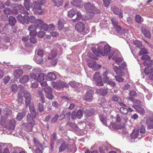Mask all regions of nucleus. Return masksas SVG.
I'll return each instance as SVG.
<instances>
[{
  "label": "nucleus",
  "mask_w": 153,
  "mask_h": 153,
  "mask_svg": "<svg viewBox=\"0 0 153 153\" xmlns=\"http://www.w3.org/2000/svg\"><path fill=\"white\" fill-rule=\"evenodd\" d=\"M41 0L42 1H39L38 4L35 2H34L33 3H32L29 0H25L24 3V6L27 11L25 10L23 7L21 5L18 6V10L21 13L29 15V13L28 11H29L30 8H33L32 10L34 13L41 14L44 12V11L41 9L39 4L42 5L45 2V0Z\"/></svg>",
  "instance_id": "nucleus-1"
},
{
  "label": "nucleus",
  "mask_w": 153,
  "mask_h": 153,
  "mask_svg": "<svg viewBox=\"0 0 153 153\" xmlns=\"http://www.w3.org/2000/svg\"><path fill=\"white\" fill-rule=\"evenodd\" d=\"M21 88V91H20L18 94V105H20L22 104L23 102V97L24 96L25 99L26 106H27L30 102L31 100V95L29 92L26 91L24 90V87L22 86Z\"/></svg>",
  "instance_id": "nucleus-2"
},
{
  "label": "nucleus",
  "mask_w": 153,
  "mask_h": 153,
  "mask_svg": "<svg viewBox=\"0 0 153 153\" xmlns=\"http://www.w3.org/2000/svg\"><path fill=\"white\" fill-rule=\"evenodd\" d=\"M98 50L103 56H108L109 59L111 58L114 55V51L111 49V47L108 45H104L102 44L99 45Z\"/></svg>",
  "instance_id": "nucleus-3"
},
{
  "label": "nucleus",
  "mask_w": 153,
  "mask_h": 153,
  "mask_svg": "<svg viewBox=\"0 0 153 153\" xmlns=\"http://www.w3.org/2000/svg\"><path fill=\"white\" fill-rule=\"evenodd\" d=\"M111 21L114 28L120 34V36L121 37L125 38L126 34H127V30L124 29L123 28L121 27L115 19L112 18Z\"/></svg>",
  "instance_id": "nucleus-4"
},
{
  "label": "nucleus",
  "mask_w": 153,
  "mask_h": 153,
  "mask_svg": "<svg viewBox=\"0 0 153 153\" xmlns=\"http://www.w3.org/2000/svg\"><path fill=\"white\" fill-rule=\"evenodd\" d=\"M25 23L29 24V23H35L37 27H39L43 22V20L41 19H36L35 16H26L25 17Z\"/></svg>",
  "instance_id": "nucleus-5"
},
{
  "label": "nucleus",
  "mask_w": 153,
  "mask_h": 153,
  "mask_svg": "<svg viewBox=\"0 0 153 153\" xmlns=\"http://www.w3.org/2000/svg\"><path fill=\"white\" fill-rule=\"evenodd\" d=\"M85 8L88 13H97L99 12V10L96 8L91 4L88 3L84 5Z\"/></svg>",
  "instance_id": "nucleus-6"
},
{
  "label": "nucleus",
  "mask_w": 153,
  "mask_h": 153,
  "mask_svg": "<svg viewBox=\"0 0 153 153\" xmlns=\"http://www.w3.org/2000/svg\"><path fill=\"white\" fill-rule=\"evenodd\" d=\"M51 85L55 88L58 89L65 87H68V85L65 82L61 80L56 82H52Z\"/></svg>",
  "instance_id": "nucleus-7"
},
{
  "label": "nucleus",
  "mask_w": 153,
  "mask_h": 153,
  "mask_svg": "<svg viewBox=\"0 0 153 153\" xmlns=\"http://www.w3.org/2000/svg\"><path fill=\"white\" fill-rule=\"evenodd\" d=\"M45 31H48L50 32V31H52L54 29L55 26L53 24H51L48 25L45 23H44L43 20V22L41 24L39 27H37Z\"/></svg>",
  "instance_id": "nucleus-8"
},
{
  "label": "nucleus",
  "mask_w": 153,
  "mask_h": 153,
  "mask_svg": "<svg viewBox=\"0 0 153 153\" xmlns=\"http://www.w3.org/2000/svg\"><path fill=\"white\" fill-rule=\"evenodd\" d=\"M94 92L91 89L88 90L85 95L83 97L84 100L88 102H91L93 99V95Z\"/></svg>",
  "instance_id": "nucleus-9"
},
{
  "label": "nucleus",
  "mask_w": 153,
  "mask_h": 153,
  "mask_svg": "<svg viewBox=\"0 0 153 153\" xmlns=\"http://www.w3.org/2000/svg\"><path fill=\"white\" fill-rule=\"evenodd\" d=\"M93 80L97 85L101 86L103 85L101 77L99 72H96L95 73L94 76Z\"/></svg>",
  "instance_id": "nucleus-10"
},
{
  "label": "nucleus",
  "mask_w": 153,
  "mask_h": 153,
  "mask_svg": "<svg viewBox=\"0 0 153 153\" xmlns=\"http://www.w3.org/2000/svg\"><path fill=\"white\" fill-rule=\"evenodd\" d=\"M42 89L45 92V95L46 98L49 100L53 99V96L52 93V88L50 87H46L43 88Z\"/></svg>",
  "instance_id": "nucleus-11"
},
{
  "label": "nucleus",
  "mask_w": 153,
  "mask_h": 153,
  "mask_svg": "<svg viewBox=\"0 0 153 153\" xmlns=\"http://www.w3.org/2000/svg\"><path fill=\"white\" fill-rule=\"evenodd\" d=\"M88 66L94 70H97L101 67L100 65L97 64L95 61L93 60H88Z\"/></svg>",
  "instance_id": "nucleus-12"
},
{
  "label": "nucleus",
  "mask_w": 153,
  "mask_h": 153,
  "mask_svg": "<svg viewBox=\"0 0 153 153\" xmlns=\"http://www.w3.org/2000/svg\"><path fill=\"white\" fill-rule=\"evenodd\" d=\"M36 29V27L35 25H32L29 26L28 30L30 31V35L31 36H36L37 33Z\"/></svg>",
  "instance_id": "nucleus-13"
},
{
  "label": "nucleus",
  "mask_w": 153,
  "mask_h": 153,
  "mask_svg": "<svg viewBox=\"0 0 153 153\" xmlns=\"http://www.w3.org/2000/svg\"><path fill=\"white\" fill-rule=\"evenodd\" d=\"M85 28V26L81 22L78 23L75 26L76 30L79 32L84 31Z\"/></svg>",
  "instance_id": "nucleus-14"
},
{
  "label": "nucleus",
  "mask_w": 153,
  "mask_h": 153,
  "mask_svg": "<svg viewBox=\"0 0 153 153\" xmlns=\"http://www.w3.org/2000/svg\"><path fill=\"white\" fill-rule=\"evenodd\" d=\"M142 136V135L139 134V131L137 130H134L131 135V138L134 139L137 138L138 139L141 138Z\"/></svg>",
  "instance_id": "nucleus-15"
},
{
  "label": "nucleus",
  "mask_w": 153,
  "mask_h": 153,
  "mask_svg": "<svg viewBox=\"0 0 153 153\" xmlns=\"http://www.w3.org/2000/svg\"><path fill=\"white\" fill-rule=\"evenodd\" d=\"M111 10L114 14L119 15L120 18H121L123 17L122 11V10L119 11L118 8L113 6L111 7Z\"/></svg>",
  "instance_id": "nucleus-16"
},
{
  "label": "nucleus",
  "mask_w": 153,
  "mask_h": 153,
  "mask_svg": "<svg viewBox=\"0 0 153 153\" xmlns=\"http://www.w3.org/2000/svg\"><path fill=\"white\" fill-rule=\"evenodd\" d=\"M121 68H122L120 66H119V68L115 66L114 67V70L117 74L121 76H123L124 75V73Z\"/></svg>",
  "instance_id": "nucleus-17"
},
{
  "label": "nucleus",
  "mask_w": 153,
  "mask_h": 153,
  "mask_svg": "<svg viewBox=\"0 0 153 153\" xmlns=\"http://www.w3.org/2000/svg\"><path fill=\"white\" fill-rule=\"evenodd\" d=\"M100 119L101 121L106 126L111 123H109V121H108L106 120V115L105 114H101L100 116Z\"/></svg>",
  "instance_id": "nucleus-18"
},
{
  "label": "nucleus",
  "mask_w": 153,
  "mask_h": 153,
  "mask_svg": "<svg viewBox=\"0 0 153 153\" xmlns=\"http://www.w3.org/2000/svg\"><path fill=\"white\" fill-rule=\"evenodd\" d=\"M142 59L144 60L143 64L144 66L149 65V59H150V56L147 55H145L141 57Z\"/></svg>",
  "instance_id": "nucleus-19"
},
{
  "label": "nucleus",
  "mask_w": 153,
  "mask_h": 153,
  "mask_svg": "<svg viewBox=\"0 0 153 153\" xmlns=\"http://www.w3.org/2000/svg\"><path fill=\"white\" fill-rule=\"evenodd\" d=\"M146 124L149 129L153 128V118H148L146 120Z\"/></svg>",
  "instance_id": "nucleus-20"
},
{
  "label": "nucleus",
  "mask_w": 153,
  "mask_h": 153,
  "mask_svg": "<svg viewBox=\"0 0 153 153\" xmlns=\"http://www.w3.org/2000/svg\"><path fill=\"white\" fill-rule=\"evenodd\" d=\"M71 3L73 5L79 7H81L83 5V2L81 0H74Z\"/></svg>",
  "instance_id": "nucleus-21"
},
{
  "label": "nucleus",
  "mask_w": 153,
  "mask_h": 153,
  "mask_svg": "<svg viewBox=\"0 0 153 153\" xmlns=\"http://www.w3.org/2000/svg\"><path fill=\"white\" fill-rule=\"evenodd\" d=\"M35 118L31 116L30 114H28L27 116V120L28 122L30 125L31 126H33L35 125V123L33 120V118Z\"/></svg>",
  "instance_id": "nucleus-22"
},
{
  "label": "nucleus",
  "mask_w": 153,
  "mask_h": 153,
  "mask_svg": "<svg viewBox=\"0 0 153 153\" xmlns=\"http://www.w3.org/2000/svg\"><path fill=\"white\" fill-rule=\"evenodd\" d=\"M56 76L53 73L50 72L48 73L46 77V79L48 81L54 80L56 79Z\"/></svg>",
  "instance_id": "nucleus-23"
},
{
  "label": "nucleus",
  "mask_w": 153,
  "mask_h": 153,
  "mask_svg": "<svg viewBox=\"0 0 153 153\" xmlns=\"http://www.w3.org/2000/svg\"><path fill=\"white\" fill-rule=\"evenodd\" d=\"M69 147V145L66 142H64L60 145L59 148V152H62L64 151Z\"/></svg>",
  "instance_id": "nucleus-24"
},
{
  "label": "nucleus",
  "mask_w": 153,
  "mask_h": 153,
  "mask_svg": "<svg viewBox=\"0 0 153 153\" xmlns=\"http://www.w3.org/2000/svg\"><path fill=\"white\" fill-rule=\"evenodd\" d=\"M26 16L25 15L22 16L21 14H19L16 16V18L18 21L20 23L24 24L25 23L26 19H25V17Z\"/></svg>",
  "instance_id": "nucleus-25"
},
{
  "label": "nucleus",
  "mask_w": 153,
  "mask_h": 153,
  "mask_svg": "<svg viewBox=\"0 0 153 153\" xmlns=\"http://www.w3.org/2000/svg\"><path fill=\"white\" fill-rule=\"evenodd\" d=\"M153 72V68L152 66H149L146 68L144 69V72L147 75H148Z\"/></svg>",
  "instance_id": "nucleus-26"
},
{
  "label": "nucleus",
  "mask_w": 153,
  "mask_h": 153,
  "mask_svg": "<svg viewBox=\"0 0 153 153\" xmlns=\"http://www.w3.org/2000/svg\"><path fill=\"white\" fill-rule=\"evenodd\" d=\"M23 74V71L22 70L18 69L16 70L14 72V75L15 77L18 78L21 76Z\"/></svg>",
  "instance_id": "nucleus-27"
},
{
  "label": "nucleus",
  "mask_w": 153,
  "mask_h": 153,
  "mask_svg": "<svg viewBox=\"0 0 153 153\" xmlns=\"http://www.w3.org/2000/svg\"><path fill=\"white\" fill-rule=\"evenodd\" d=\"M141 30L146 37L149 38H150L151 37V33L149 30H146L144 27H142L141 28Z\"/></svg>",
  "instance_id": "nucleus-28"
},
{
  "label": "nucleus",
  "mask_w": 153,
  "mask_h": 153,
  "mask_svg": "<svg viewBox=\"0 0 153 153\" xmlns=\"http://www.w3.org/2000/svg\"><path fill=\"white\" fill-rule=\"evenodd\" d=\"M132 107L141 114L144 115L145 114V111L142 108L138 106H133Z\"/></svg>",
  "instance_id": "nucleus-29"
},
{
  "label": "nucleus",
  "mask_w": 153,
  "mask_h": 153,
  "mask_svg": "<svg viewBox=\"0 0 153 153\" xmlns=\"http://www.w3.org/2000/svg\"><path fill=\"white\" fill-rule=\"evenodd\" d=\"M94 113V111L92 109H86L84 111V114L86 117L91 116Z\"/></svg>",
  "instance_id": "nucleus-30"
},
{
  "label": "nucleus",
  "mask_w": 153,
  "mask_h": 153,
  "mask_svg": "<svg viewBox=\"0 0 153 153\" xmlns=\"http://www.w3.org/2000/svg\"><path fill=\"white\" fill-rule=\"evenodd\" d=\"M110 123H111L109 125L111 124L112 127L114 129H118L121 128L123 127L124 126L123 124V125L121 126L120 125L119 123H114L111 124L112 122H110Z\"/></svg>",
  "instance_id": "nucleus-31"
},
{
  "label": "nucleus",
  "mask_w": 153,
  "mask_h": 153,
  "mask_svg": "<svg viewBox=\"0 0 153 153\" xmlns=\"http://www.w3.org/2000/svg\"><path fill=\"white\" fill-rule=\"evenodd\" d=\"M29 80V76L28 75H25L20 79L19 82L22 83H25L27 82Z\"/></svg>",
  "instance_id": "nucleus-32"
},
{
  "label": "nucleus",
  "mask_w": 153,
  "mask_h": 153,
  "mask_svg": "<svg viewBox=\"0 0 153 153\" xmlns=\"http://www.w3.org/2000/svg\"><path fill=\"white\" fill-rule=\"evenodd\" d=\"M45 75L44 74H41L37 76L36 81L38 82H41L45 79Z\"/></svg>",
  "instance_id": "nucleus-33"
},
{
  "label": "nucleus",
  "mask_w": 153,
  "mask_h": 153,
  "mask_svg": "<svg viewBox=\"0 0 153 153\" xmlns=\"http://www.w3.org/2000/svg\"><path fill=\"white\" fill-rule=\"evenodd\" d=\"M53 2L54 3L55 6L57 7L61 6L62 4L63 0H52Z\"/></svg>",
  "instance_id": "nucleus-34"
},
{
  "label": "nucleus",
  "mask_w": 153,
  "mask_h": 153,
  "mask_svg": "<svg viewBox=\"0 0 153 153\" xmlns=\"http://www.w3.org/2000/svg\"><path fill=\"white\" fill-rule=\"evenodd\" d=\"M56 50L55 49H54L53 50L51 51V53L49 55V59H53L56 56Z\"/></svg>",
  "instance_id": "nucleus-35"
},
{
  "label": "nucleus",
  "mask_w": 153,
  "mask_h": 153,
  "mask_svg": "<svg viewBox=\"0 0 153 153\" xmlns=\"http://www.w3.org/2000/svg\"><path fill=\"white\" fill-rule=\"evenodd\" d=\"M29 109L32 115L34 117L36 116V113L33 104H31L29 106Z\"/></svg>",
  "instance_id": "nucleus-36"
},
{
  "label": "nucleus",
  "mask_w": 153,
  "mask_h": 153,
  "mask_svg": "<svg viewBox=\"0 0 153 153\" xmlns=\"http://www.w3.org/2000/svg\"><path fill=\"white\" fill-rule=\"evenodd\" d=\"M109 74L108 72L107 71H105L103 75V77L102 80L104 82H106L109 80V78L108 76V75Z\"/></svg>",
  "instance_id": "nucleus-37"
},
{
  "label": "nucleus",
  "mask_w": 153,
  "mask_h": 153,
  "mask_svg": "<svg viewBox=\"0 0 153 153\" xmlns=\"http://www.w3.org/2000/svg\"><path fill=\"white\" fill-rule=\"evenodd\" d=\"M76 12V9H72L68 11V16L69 17L72 18L75 14Z\"/></svg>",
  "instance_id": "nucleus-38"
},
{
  "label": "nucleus",
  "mask_w": 153,
  "mask_h": 153,
  "mask_svg": "<svg viewBox=\"0 0 153 153\" xmlns=\"http://www.w3.org/2000/svg\"><path fill=\"white\" fill-rule=\"evenodd\" d=\"M9 23L12 26H14L16 22L15 19L12 16H10L9 18Z\"/></svg>",
  "instance_id": "nucleus-39"
},
{
  "label": "nucleus",
  "mask_w": 153,
  "mask_h": 153,
  "mask_svg": "<svg viewBox=\"0 0 153 153\" xmlns=\"http://www.w3.org/2000/svg\"><path fill=\"white\" fill-rule=\"evenodd\" d=\"M84 113V110L83 109H79L77 112V118L81 119L83 116V114Z\"/></svg>",
  "instance_id": "nucleus-40"
},
{
  "label": "nucleus",
  "mask_w": 153,
  "mask_h": 153,
  "mask_svg": "<svg viewBox=\"0 0 153 153\" xmlns=\"http://www.w3.org/2000/svg\"><path fill=\"white\" fill-rule=\"evenodd\" d=\"M135 19L136 22L138 23H140L143 21V18L139 15H136Z\"/></svg>",
  "instance_id": "nucleus-41"
},
{
  "label": "nucleus",
  "mask_w": 153,
  "mask_h": 153,
  "mask_svg": "<svg viewBox=\"0 0 153 153\" xmlns=\"http://www.w3.org/2000/svg\"><path fill=\"white\" fill-rule=\"evenodd\" d=\"M113 60H114L116 62L118 65H119L121 63L122 59L120 58L117 57L115 56H114L112 58Z\"/></svg>",
  "instance_id": "nucleus-42"
},
{
  "label": "nucleus",
  "mask_w": 153,
  "mask_h": 153,
  "mask_svg": "<svg viewBox=\"0 0 153 153\" xmlns=\"http://www.w3.org/2000/svg\"><path fill=\"white\" fill-rule=\"evenodd\" d=\"M69 84L74 88H77L79 87V84L76 82L70 81L69 82Z\"/></svg>",
  "instance_id": "nucleus-43"
},
{
  "label": "nucleus",
  "mask_w": 153,
  "mask_h": 153,
  "mask_svg": "<svg viewBox=\"0 0 153 153\" xmlns=\"http://www.w3.org/2000/svg\"><path fill=\"white\" fill-rule=\"evenodd\" d=\"M25 113L24 112L19 113L17 115L16 119L19 121L21 120L23 118V117L25 116Z\"/></svg>",
  "instance_id": "nucleus-44"
},
{
  "label": "nucleus",
  "mask_w": 153,
  "mask_h": 153,
  "mask_svg": "<svg viewBox=\"0 0 153 153\" xmlns=\"http://www.w3.org/2000/svg\"><path fill=\"white\" fill-rule=\"evenodd\" d=\"M33 143L35 146L40 148H42V146L39 143L38 140L36 138H34L33 140Z\"/></svg>",
  "instance_id": "nucleus-45"
},
{
  "label": "nucleus",
  "mask_w": 153,
  "mask_h": 153,
  "mask_svg": "<svg viewBox=\"0 0 153 153\" xmlns=\"http://www.w3.org/2000/svg\"><path fill=\"white\" fill-rule=\"evenodd\" d=\"M134 44L136 46L140 49L142 48L143 45L142 43L139 41L135 40L133 41Z\"/></svg>",
  "instance_id": "nucleus-46"
},
{
  "label": "nucleus",
  "mask_w": 153,
  "mask_h": 153,
  "mask_svg": "<svg viewBox=\"0 0 153 153\" xmlns=\"http://www.w3.org/2000/svg\"><path fill=\"white\" fill-rule=\"evenodd\" d=\"M76 19H73V21L74 22H75L76 21L79 20L82 18V16L80 12L77 11V12H76Z\"/></svg>",
  "instance_id": "nucleus-47"
},
{
  "label": "nucleus",
  "mask_w": 153,
  "mask_h": 153,
  "mask_svg": "<svg viewBox=\"0 0 153 153\" xmlns=\"http://www.w3.org/2000/svg\"><path fill=\"white\" fill-rule=\"evenodd\" d=\"M120 111L123 114H126L128 112V109L124 107H122L120 108Z\"/></svg>",
  "instance_id": "nucleus-48"
},
{
  "label": "nucleus",
  "mask_w": 153,
  "mask_h": 153,
  "mask_svg": "<svg viewBox=\"0 0 153 153\" xmlns=\"http://www.w3.org/2000/svg\"><path fill=\"white\" fill-rule=\"evenodd\" d=\"M140 49H141V50H140L139 52V54L140 55H142L143 54L147 53V51L145 49L143 48V46L142 48Z\"/></svg>",
  "instance_id": "nucleus-49"
},
{
  "label": "nucleus",
  "mask_w": 153,
  "mask_h": 153,
  "mask_svg": "<svg viewBox=\"0 0 153 153\" xmlns=\"http://www.w3.org/2000/svg\"><path fill=\"white\" fill-rule=\"evenodd\" d=\"M58 25L59 30H61L63 27L62 21L59 20L58 22Z\"/></svg>",
  "instance_id": "nucleus-50"
},
{
  "label": "nucleus",
  "mask_w": 153,
  "mask_h": 153,
  "mask_svg": "<svg viewBox=\"0 0 153 153\" xmlns=\"http://www.w3.org/2000/svg\"><path fill=\"white\" fill-rule=\"evenodd\" d=\"M112 100L113 101L115 102L118 101L119 102V101L120 100V98L117 95H115L112 97Z\"/></svg>",
  "instance_id": "nucleus-51"
},
{
  "label": "nucleus",
  "mask_w": 153,
  "mask_h": 153,
  "mask_svg": "<svg viewBox=\"0 0 153 153\" xmlns=\"http://www.w3.org/2000/svg\"><path fill=\"white\" fill-rule=\"evenodd\" d=\"M59 117V115L57 114H56L52 118L51 121V123H54L56 122Z\"/></svg>",
  "instance_id": "nucleus-52"
},
{
  "label": "nucleus",
  "mask_w": 153,
  "mask_h": 153,
  "mask_svg": "<svg viewBox=\"0 0 153 153\" xmlns=\"http://www.w3.org/2000/svg\"><path fill=\"white\" fill-rule=\"evenodd\" d=\"M3 12L7 15H10L11 13L10 9L8 8H5L3 10Z\"/></svg>",
  "instance_id": "nucleus-53"
},
{
  "label": "nucleus",
  "mask_w": 153,
  "mask_h": 153,
  "mask_svg": "<svg viewBox=\"0 0 153 153\" xmlns=\"http://www.w3.org/2000/svg\"><path fill=\"white\" fill-rule=\"evenodd\" d=\"M51 142L54 143L56 140V135L55 133H53L52 135Z\"/></svg>",
  "instance_id": "nucleus-54"
},
{
  "label": "nucleus",
  "mask_w": 153,
  "mask_h": 153,
  "mask_svg": "<svg viewBox=\"0 0 153 153\" xmlns=\"http://www.w3.org/2000/svg\"><path fill=\"white\" fill-rule=\"evenodd\" d=\"M11 89L12 91H16L17 90V85L15 84L11 86Z\"/></svg>",
  "instance_id": "nucleus-55"
},
{
  "label": "nucleus",
  "mask_w": 153,
  "mask_h": 153,
  "mask_svg": "<svg viewBox=\"0 0 153 153\" xmlns=\"http://www.w3.org/2000/svg\"><path fill=\"white\" fill-rule=\"evenodd\" d=\"M134 106H140L142 105L141 102H140V101L138 100H135L134 102Z\"/></svg>",
  "instance_id": "nucleus-56"
},
{
  "label": "nucleus",
  "mask_w": 153,
  "mask_h": 153,
  "mask_svg": "<svg viewBox=\"0 0 153 153\" xmlns=\"http://www.w3.org/2000/svg\"><path fill=\"white\" fill-rule=\"evenodd\" d=\"M111 0H103V2L104 5L106 7H108L109 5Z\"/></svg>",
  "instance_id": "nucleus-57"
},
{
  "label": "nucleus",
  "mask_w": 153,
  "mask_h": 153,
  "mask_svg": "<svg viewBox=\"0 0 153 153\" xmlns=\"http://www.w3.org/2000/svg\"><path fill=\"white\" fill-rule=\"evenodd\" d=\"M38 106L39 110L40 112L44 111V107L43 104L39 103L38 105Z\"/></svg>",
  "instance_id": "nucleus-58"
},
{
  "label": "nucleus",
  "mask_w": 153,
  "mask_h": 153,
  "mask_svg": "<svg viewBox=\"0 0 153 153\" xmlns=\"http://www.w3.org/2000/svg\"><path fill=\"white\" fill-rule=\"evenodd\" d=\"M44 32L42 31H40L38 32L37 36L39 37L42 38L44 36Z\"/></svg>",
  "instance_id": "nucleus-59"
},
{
  "label": "nucleus",
  "mask_w": 153,
  "mask_h": 153,
  "mask_svg": "<svg viewBox=\"0 0 153 153\" xmlns=\"http://www.w3.org/2000/svg\"><path fill=\"white\" fill-rule=\"evenodd\" d=\"M31 87L33 88H36L38 86V84L36 82H32Z\"/></svg>",
  "instance_id": "nucleus-60"
},
{
  "label": "nucleus",
  "mask_w": 153,
  "mask_h": 153,
  "mask_svg": "<svg viewBox=\"0 0 153 153\" xmlns=\"http://www.w3.org/2000/svg\"><path fill=\"white\" fill-rule=\"evenodd\" d=\"M115 78L116 81L119 82H123L124 80L122 78L118 76H115Z\"/></svg>",
  "instance_id": "nucleus-61"
},
{
  "label": "nucleus",
  "mask_w": 153,
  "mask_h": 153,
  "mask_svg": "<svg viewBox=\"0 0 153 153\" xmlns=\"http://www.w3.org/2000/svg\"><path fill=\"white\" fill-rule=\"evenodd\" d=\"M35 36H31V37L30 38V42L33 43H35L36 42V40L35 37Z\"/></svg>",
  "instance_id": "nucleus-62"
},
{
  "label": "nucleus",
  "mask_w": 153,
  "mask_h": 153,
  "mask_svg": "<svg viewBox=\"0 0 153 153\" xmlns=\"http://www.w3.org/2000/svg\"><path fill=\"white\" fill-rule=\"evenodd\" d=\"M108 84L110 85L112 87H114L116 85L115 82L112 80H110L108 82Z\"/></svg>",
  "instance_id": "nucleus-63"
},
{
  "label": "nucleus",
  "mask_w": 153,
  "mask_h": 153,
  "mask_svg": "<svg viewBox=\"0 0 153 153\" xmlns=\"http://www.w3.org/2000/svg\"><path fill=\"white\" fill-rule=\"evenodd\" d=\"M108 93L107 90L103 88H102V90L101 93V95L104 96L106 95Z\"/></svg>",
  "instance_id": "nucleus-64"
}]
</instances>
